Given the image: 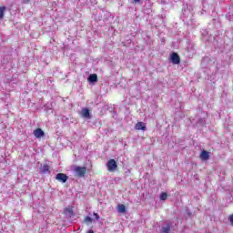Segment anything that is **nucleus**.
Segmentation results:
<instances>
[{"label": "nucleus", "mask_w": 233, "mask_h": 233, "mask_svg": "<svg viewBox=\"0 0 233 233\" xmlns=\"http://www.w3.org/2000/svg\"><path fill=\"white\" fill-rule=\"evenodd\" d=\"M106 168L108 172H116L117 170V162L114 158H111L106 163Z\"/></svg>", "instance_id": "f257e3e1"}, {"label": "nucleus", "mask_w": 233, "mask_h": 233, "mask_svg": "<svg viewBox=\"0 0 233 233\" xmlns=\"http://www.w3.org/2000/svg\"><path fill=\"white\" fill-rule=\"evenodd\" d=\"M136 130H143V132H145V130H147V124L143 123V122H137L135 126Z\"/></svg>", "instance_id": "0eeeda50"}, {"label": "nucleus", "mask_w": 233, "mask_h": 233, "mask_svg": "<svg viewBox=\"0 0 233 233\" xmlns=\"http://www.w3.org/2000/svg\"><path fill=\"white\" fill-rule=\"evenodd\" d=\"M94 216H95L96 219H99V216L97 213H94Z\"/></svg>", "instance_id": "a211bd4d"}, {"label": "nucleus", "mask_w": 233, "mask_h": 233, "mask_svg": "<svg viewBox=\"0 0 233 233\" xmlns=\"http://www.w3.org/2000/svg\"><path fill=\"white\" fill-rule=\"evenodd\" d=\"M92 221H93L92 218H90V217L85 218V223H92Z\"/></svg>", "instance_id": "2eb2a0df"}, {"label": "nucleus", "mask_w": 233, "mask_h": 233, "mask_svg": "<svg viewBox=\"0 0 233 233\" xmlns=\"http://www.w3.org/2000/svg\"><path fill=\"white\" fill-rule=\"evenodd\" d=\"M117 211L120 212L121 214H125V212H127V208L125 207V205L120 204L117 207Z\"/></svg>", "instance_id": "9b49d317"}, {"label": "nucleus", "mask_w": 233, "mask_h": 233, "mask_svg": "<svg viewBox=\"0 0 233 233\" xmlns=\"http://www.w3.org/2000/svg\"><path fill=\"white\" fill-rule=\"evenodd\" d=\"M199 157L200 159H202V161H208V159H210V154L208 153V151L203 150L201 151Z\"/></svg>", "instance_id": "423d86ee"}, {"label": "nucleus", "mask_w": 233, "mask_h": 233, "mask_svg": "<svg viewBox=\"0 0 233 233\" xmlns=\"http://www.w3.org/2000/svg\"><path fill=\"white\" fill-rule=\"evenodd\" d=\"M75 172L78 177H85V175L86 174V168L85 167H76Z\"/></svg>", "instance_id": "f03ea898"}, {"label": "nucleus", "mask_w": 233, "mask_h": 233, "mask_svg": "<svg viewBox=\"0 0 233 233\" xmlns=\"http://www.w3.org/2000/svg\"><path fill=\"white\" fill-rule=\"evenodd\" d=\"M33 134H34L35 137H36L37 139H41V137H45V131H43V129H41V128L35 129Z\"/></svg>", "instance_id": "39448f33"}, {"label": "nucleus", "mask_w": 233, "mask_h": 233, "mask_svg": "<svg viewBox=\"0 0 233 233\" xmlns=\"http://www.w3.org/2000/svg\"><path fill=\"white\" fill-rule=\"evenodd\" d=\"M162 233H170V225H167L166 228H163Z\"/></svg>", "instance_id": "4468645a"}, {"label": "nucleus", "mask_w": 233, "mask_h": 233, "mask_svg": "<svg viewBox=\"0 0 233 233\" xmlns=\"http://www.w3.org/2000/svg\"><path fill=\"white\" fill-rule=\"evenodd\" d=\"M82 117H85L86 119H90L92 116L90 115V109L89 108H83L82 109Z\"/></svg>", "instance_id": "6e6552de"}, {"label": "nucleus", "mask_w": 233, "mask_h": 233, "mask_svg": "<svg viewBox=\"0 0 233 233\" xmlns=\"http://www.w3.org/2000/svg\"><path fill=\"white\" fill-rule=\"evenodd\" d=\"M86 233H94V230L89 229Z\"/></svg>", "instance_id": "aec40b11"}, {"label": "nucleus", "mask_w": 233, "mask_h": 233, "mask_svg": "<svg viewBox=\"0 0 233 233\" xmlns=\"http://www.w3.org/2000/svg\"><path fill=\"white\" fill-rule=\"evenodd\" d=\"M65 212H66V213L68 212V214H72V209L66 208L65 209Z\"/></svg>", "instance_id": "f3484780"}, {"label": "nucleus", "mask_w": 233, "mask_h": 233, "mask_svg": "<svg viewBox=\"0 0 233 233\" xmlns=\"http://www.w3.org/2000/svg\"><path fill=\"white\" fill-rule=\"evenodd\" d=\"M87 81L89 83H97V75L96 74H91L89 75Z\"/></svg>", "instance_id": "9d476101"}, {"label": "nucleus", "mask_w": 233, "mask_h": 233, "mask_svg": "<svg viewBox=\"0 0 233 233\" xmlns=\"http://www.w3.org/2000/svg\"><path fill=\"white\" fill-rule=\"evenodd\" d=\"M228 219L233 227V214L229 216Z\"/></svg>", "instance_id": "dca6fc26"}, {"label": "nucleus", "mask_w": 233, "mask_h": 233, "mask_svg": "<svg viewBox=\"0 0 233 233\" xmlns=\"http://www.w3.org/2000/svg\"><path fill=\"white\" fill-rule=\"evenodd\" d=\"M170 57L171 63H173V65H179L181 63V58L179 57V55H177V53H172Z\"/></svg>", "instance_id": "20e7f679"}, {"label": "nucleus", "mask_w": 233, "mask_h": 233, "mask_svg": "<svg viewBox=\"0 0 233 233\" xmlns=\"http://www.w3.org/2000/svg\"><path fill=\"white\" fill-rule=\"evenodd\" d=\"M42 174H50V166L48 164H45L40 167Z\"/></svg>", "instance_id": "1a4fd4ad"}, {"label": "nucleus", "mask_w": 233, "mask_h": 233, "mask_svg": "<svg viewBox=\"0 0 233 233\" xmlns=\"http://www.w3.org/2000/svg\"><path fill=\"white\" fill-rule=\"evenodd\" d=\"M133 3H139L141 0H132Z\"/></svg>", "instance_id": "6ab92c4d"}, {"label": "nucleus", "mask_w": 233, "mask_h": 233, "mask_svg": "<svg viewBox=\"0 0 233 233\" xmlns=\"http://www.w3.org/2000/svg\"><path fill=\"white\" fill-rule=\"evenodd\" d=\"M56 179L60 183H66V181H68V176H66L65 173H58L56 176Z\"/></svg>", "instance_id": "7ed1b4c3"}, {"label": "nucleus", "mask_w": 233, "mask_h": 233, "mask_svg": "<svg viewBox=\"0 0 233 233\" xmlns=\"http://www.w3.org/2000/svg\"><path fill=\"white\" fill-rule=\"evenodd\" d=\"M168 199V194L167 192H162L160 194V201H167Z\"/></svg>", "instance_id": "f8f14e48"}, {"label": "nucleus", "mask_w": 233, "mask_h": 233, "mask_svg": "<svg viewBox=\"0 0 233 233\" xmlns=\"http://www.w3.org/2000/svg\"><path fill=\"white\" fill-rule=\"evenodd\" d=\"M5 10H6V6H0V19L5 17Z\"/></svg>", "instance_id": "ddd939ff"}]
</instances>
